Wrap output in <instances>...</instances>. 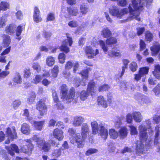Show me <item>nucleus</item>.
<instances>
[{
    "instance_id": "obj_47",
    "label": "nucleus",
    "mask_w": 160,
    "mask_h": 160,
    "mask_svg": "<svg viewBox=\"0 0 160 160\" xmlns=\"http://www.w3.org/2000/svg\"><path fill=\"white\" fill-rule=\"evenodd\" d=\"M98 152V150L95 148H91L88 149L86 152L85 155L87 156H89L91 154L96 153Z\"/></svg>"
},
{
    "instance_id": "obj_22",
    "label": "nucleus",
    "mask_w": 160,
    "mask_h": 160,
    "mask_svg": "<svg viewBox=\"0 0 160 160\" xmlns=\"http://www.w3.org/2000/svg\"><path fill=\"white\" fill-rule=\"evenodd\" d=\"M119 136L122 139H124L128 135V130L125 127H122L119 130Z\"/></svg>"
},
{
    "instance_id": "obj_43",
    "label": "nucleus",
    "mask_w": 160,
    "mask_h": 160,
    "mask_svg": "<svg viewBox=\"0 0 160 160\" xmlns=\"http://www.w3.org/2000/svg\"><path fill=\"white\" fill-rule=\"evenodd\" d=\"M24 28V25H19L16 29V35L17 36H19L22 32V30Z\"/></svg>"
},
{
    "instance_id": "obj_14",
    "label": "nucleus",
    "mask_w": 160,
    "mask_h": 160,
    "mask_svg": "<svg viewBox=\"0 0 160 160\" xmlns=\"http://www.w3.org/2000/svg\"><path fill=\"white\" fill-rule=\"evenodd\" d=\"M6 148L8 151V153L11 156L14 155V151L17 153L19 152V149L18 148V147L15 144H12L11 147H6Z\"/></svg>"
},
{
    "instance_id": "obj_60",
    "label": "nucleus",
    "mask_w": 160,
    "mask_h": 160,
    "mask_svg": "<svg viewBox=\"0 0 160 160\" xmlns=\"http://www.w3.org/2000/svg\"><path fill=\"white\" fill-rule=\"evenodd\" d=\"M7 21L6 18L2 17L0 18V28L3 27L5 25V22Z\"/></svg>"
},
{
    "instance_id": "obj_48",
    "label": "nucleus",
    "mask_w": 160,
    "mask_h": 160,
    "mask_svg": "<svg viewBox=\"0 0 160 160\" xmlns=\"http://www.w3.org/2000/svg\"><path fill=\"white\" fill-rule=\"evenodd\" d=\"M61 148L57 149L55 150L52 152V155L55 158H58L61 155Z\"/></svg>"
},
{
    "instance_id": "obj_32",
    "label": "nucleus",
    "mask_w": 160,
    "mask_h": 160,
    "mask_svg": "<svg viewBox=\"0 0 160 160\" xmlns=\"http://www.w3.org/2000/svg\"><path fill=\"white\" fill-rule=\"evenodd\" d=\"M14 82L17 84H20L22 82V79L19 73L17 72L13 79Z\"/></svg>"
},
{
    "instance_id": "obj_19",
    "label": "nucleus",
    "mask_w": 160,
    "mask_h": 160,
    "mask_svg": "<svg viewBox=\"0 0 160 160\" xmlns=\"http://www.w3.org/2000/svg\"><path fill=\"white\" fill-rule=\"evenodd\" d=\"M91 125L92 129V132L93 134H96L98 133L99 129V125L97 122L95 121L91 122Z\"/></svg>"
},
{
    "instance_id": "obj_40",
    "label": "nucleus",
    "mask_w": 160,
    "mask_h": 160,
    "mask_svg": "<svg viewBox=\"0 0 160 160\" xmlns=\"http://www.w3.org/2000/svg\"><path fill=\"white\" fill-rule=\"evenodd\" d=\"M50 147L51 145L50 144L45 141L44 144L41 148L43 150L44 152H46L49 150L50 148Z\"/></svg>"
},
{
    "instance_id": "obj_5",
    "label": "nucleus",
    "mask_w": 160,
    "mask_h": 160,
    "mask_svg": "<svg viewBox=\"0 0 160 160\" xmlns=\"http://www.w3.org/2000/svg\"><path fill=\"white\" fill-rule=\"evenodd\" d=\"M67 39L65 40L62 43V45L60 47V48L61 51H63L66 53L68 52L70 50L69 48L67 47L69 44L70 46H71L72 43V38L69 36L68 34H66Z\"/></svg>"
},
{
    "instance_id": "obj_27",
    "label": "nucleus",
    "mask_w": 160,
    "mask_h": 160,
    "mask_svg": "<svg viewBox=\"0 0 160 160\" xmlns=\"http://www.w3.org/2000/svg\"><path fill=\"white\" fill-rule=\"evenodd\" d=\"M98 105H101L104 108H106L108 106L106 101L102 96L98 97Z\"/></svg>"
},
{
    "instance_id": "obj_42",
    "label": "nucleus",
    "mask_w": 160,
    "mask_h": 160,
    "mask_svg": "<svg viewBox=\"0 0 160 160\" xmlns=\"http://www.w3.org/2000/svg\"><path fill=\"white\" fill-rule=\"evenodd\" d=\"M149 68L147 67L141 68L139 71V72L142 76L147 74L148 72Z\"/></svg>"
},
{
    "instance_id": "obj_18",
    "label": "nucleus",
    "mask_w": 160,
    "mask_h": 160,
    "mask_svg": "<svg viewBox=\"0 0 160 160\" xmlns=\"http://www.w3.org/2000/svg\"><path fill=\"white\" fill-rule=\"evenodd\" d=\"M16 28V26L15 24H11L6 27L5 31L7 33L12 35L15 32Z\"/></svg>"
},
{
    "instance_id": "obj_49",
    "label": "nucleus",
    "mask_w": 160,
    "mask_h": 160,
    "mask_svg": "<svg viewBox=\"0 0 160 160\" xmlns=\"http://www.w3.org/2000/svg\"><path fill=\"white\" fill-rule=\"evenodd\" d=\"M65 55L63 53H60L58 57L59 62L61 63H63L65 62Z\"/></svg>"
},
{
    "instance_id": "obj_31",
    "label": "nucleus",
    "mask_w": 160,
    "mask_h": 160,
    "mask_svg": "<svg viewBox=\"0 0 160 160\" xmlns=\"http://www.w3.org/2000/svg\"><path fill=\"white\" fill-rule=\"evenodd\" d=\"M95 83L92 81H91L88 83L87 88V90L90 92L92 94L94 92V86Z\"/></svg>"
},
{
    "instance_id": "obj_17",
    "label": "nucleus",
    "mask_w": 160,
    "mask_h": 160,
    "mask_svg": "<svg viewBox=\"0 0 160 160\" xmlns=\"http://www.w3.org/2000/svg\"><path fill=\"white\" fill-rule=\"evenodd\" d=\"M32 139L34 141L36 142L37 146L40 148H41L44 144L45 141L36 135H34L32 138Z\"/></svg>"
},
{
    "instance_id": "obj_61",
    "label": "nucleus",
    "mask_w": 160,
    "mask_h": 160,
    "mask_svg": "<svg viewBox=\"0 0 160 160\" xmlns=\"http://www.w3.org/2000/svg\"><path fill=\"white\" fill-rule=\"evenodd\" d=\"M42 79V76L40 75H37L35 76L33 79L34 82L35 84H37Z\"/></svg>"
},
{
    "instance_id": "obj_33",
    "label": "nucleus",
    "mask_w": 160,
    "mask_h": 160,
    "mask_svg": "<svg viewBox=\"0 0 160 160\" xmlns=\"http://www.w3.org/2000/svg\"><path fill=\"white\" fill-rule=\"evenodd\" d=\"M153 35L149 31H146L145 32V40L149 42L152 41L153 38Z\"/></svg>"
},
{
    "instance_id": "obj_23",
    "label": "nucleus",
    "mask_w": 160,
    "mask_h": 160,
    "mask_svg": "<svg viewBox=\"0 0 160 160\" xmlns=\"http://www.w3.org/2000/svg\"><path fill=\"white\" fill-rule=\"evenodd\" d=\"M67 10L69 16H76L79 13L78 9L75 7L67 8Z\"/></svg>"
},
{
    "instance_id": "obj_44",
    "label": "nucleus",
    "mask_w": 160,
    "mask_h": 160,
    "mask_svg": "<svg viewBox=\"0 0 160 160\" xmlns=\"http://www.w3.org/2000/svg\"><path fill=\"white\" fill-rule=\"evenodd\" d=\"M55 15L54 13H49L47 15L46 22L49 21H52L55 19Z\"/></svg>"
},
{
    "instance_id": "obj_54",
    "label": "nucleus",
    "mask_w": 160,
    "mask_h": 160,
    "mask_svg": "<svg viewBox=\"0 0 160 160\" xmlns=\"http://www.w3.org/2000/svg\"><path fill=\"white\" fill-rule=\"evenodd\" d=\"M52 96L53 100L55 102L57 103L59 102V99L56 91L54 90L52 91Z\"/></svg>"
},
{
    "instance_id": "obj_56",
    "label": "nucleus",
    "mask_w": 160,
    "mask_h": 160,
    "mask_svg": "<svg viewBox=\"0 0 160 160\" xmlns=\"http://www.w3.org/2000/svg\"><path fill=\"white\" fill-rule=\"evenodd\" d=\"M36 97V95L34 93L32 92L29 97L28 98L29 103L30 104L33 102Z\"/></svg>"
},
{
    "instance_id": "obj_13",
    "label": "nucleus",
    "mask_w": 160,
    "mask_h": 160,
    "mask_svg": "<svg viewBox=\"0 0 160 160\" xmlns=\"http://www.w3.org/2000/svg\"><path fill=\"white\" fill-rule=\"evenodd\" d=\"M33 19L34 21L37 23H38L42 21L39 10L37 7H35L34 9Z\"/></svg>"
},
{
    "instance_id": "obj_12",
    "label": "nucleus",
    "mask_w": 160,
    "mask_h": 160,
    "mask_svg": "<svg viewBox=\"0 0 160 160\" xmlns=\"http://www.w3.org/2000/svg\"><path fill=\"white\" fill-rule=\"evenodd\" d=\"M6 133L8 136L12 139H16L17 138L14 127H12L11 129L9 128H7Z\"/></svg>"
},
{
    "instance_id": "obj_20",
    "label": "nucleus",
    "mask_w": 160,
    "mask_h": 160,
    "mask_svg": "<svg viewBox=\"0 0 160 160\" xmlns=\"http://www.w3.org/2000/svg\"><path fill=\"white\" fill-rule=\"evenodd\" d=\"M133 119L137 122H140L143 119V117L139 112H135L132 113Z\"/></svg>"
},
{
    "instance_id": "obj_52",
    "label": "nucleus",
    "mask_w": 160,
    "mask_h": 160,
    "mask_svg": "<svg viewBox=\"0 0 160 160\" xmlns=\"http://www.w3.org/2000/svg\"><path fill=\"white\" fill-rule=\"evenodd\" d=\"M68 25L71 28H76L78 26V23L76 20H72L68 22Z\"/></svg>"
},
{
    "instance_id": "obj_53",
    "label": "nucleus",
    "mask_w": 160,
    "mask_h": 160,
    "mask_svg": "<svg viewBox=\"0 0 160 160\" xmlns=\"http://www.w3.org/2000/svg\"><path fill=\"white\" fill-rule=\"evenodd\" d=\"M117 2L119 6L122 7L125 6L127 4V0H118Z\"/></svg>"
},
{
    "instance_id": "obj_34",
    "label": "nucleus",
    "mask_w": 160,
    "mask_h": 160,
    "mask_svg": "<svg viewBox=\"0 0 160 160\" xmlns=\"http://www.w3.org/2000/svg\"><path fill=\"white\" fill-rule=\"evenodd\" d=\"M129 67L130 69L132 72H135L137 70L138 68V66L136 62H132L129 64Z\"/></svg>"
},
{
    "instance_id": "obj_57",
    "label": "nucleus",
    "mask_w": 160,
    "mask_h": 160,
    "mask_svg": "<svg viewBox=\"0 0 160 160\" xmlns=\"http://www.w3.org/2000/svg\"><path fill=\"white\" fill-rule=\"evenodd\" d=\"M32 67L34 69L36 70L38 72H39L41 70V66L38 62L33 63Z\"/></svg>"
},
{
    "instance_id": "obj_6",
    "label": "nucleus",
    "mask_w": 160,
    "mask_h": 160,
    "mask_svg": "<svg viewBox=\"0 0 160 160\" xmlns=\"http://www.w3.org/2000/svg\"><path fill=\"white\" fill-rule=\"evenodd\" d=\"M24 141L27 142L26 146L24 145L21 147V151L24 153H31L34 148L33 146L31 140L29 139L25 140Z\"/></svg>"
},
{
    "instance_id": "obj_15",
    "label": "nucleus",
    "mask_w": 160,
    "mask_h": 160,
    "mask_svg": "<svg viewBox=\"0 0 160 160\" xmlns=\"http://www.w3.org/2000/svg\"><path fill=\"white\" fill-rule=\"evenodd\" d=\"M30 122L32 124V125L36 129L41 130L42 129V128L44 123V121H42L38 122L32 120Z\"/></svg>"
},
{
    "instance_id": "obj_36",
    "label": "nucleus",
    "mask_w": 160,
    "mask_h": 160,
    "mask_svg": "<svg viewBox=\"0 0 160 160\" xmlns=\"http://www.w3.org/2000/svg\"><path fill=\"white\" fill-rule=\"evenodd\" d=\"M98 43L103 51L106 53L108 51V47L106 45L105 42L102 40H99Z\"/></svg>"
},
{
    "instance_id": "obj_46",
    "label": "nucleus",
    "mask_w": 160,
    "mask_h": 160,
    "mask_svg": "<svg viewBox=\"0 0 160 160\" xmlns=\"http://www.w3.org/2000/svg\"><path fill=\"white\" fill-rule=\"evenodd\" d=\"M68 89L67 86L64 84L62 85L61 87V96H63L67 93Z\"/></svg>"
},
{
    "instance_id": "obj_45",
    "label": "nucleus",
    "mask_w": 160,
    "mask_h": 160,
    "mask_svg": "<svg viewBox=\"0 0 160 160\" xmlns=\"http://www.w3.org/2000/svg\"><path fill=\"white\" fill-rule=\"evenodd\" d=\"M155 95L159 96L160 95V84H158L152 90Z\"/></svg>"
},
{
    "instance_id": "obj_63",
    "label": "nucleus",
    "mask_w": 160,
    "mask_h": 160,
    "mask_svg": "<svg viewBox=\"0 0 160 160\" xmlns=\"http://www.w3.org/2000/svg\"><path fill=\"white\" fill-rule=\"evenodd\" d=\"M108 54L110 56H114L118 57L120 55V53L119 52H115L114 51H112L111 53L109 52Z\"/></svg>"
},
{
    "instance_id": "obj_3",
    "label": "nucleus",
    "mask_w": 160,
    "mask_h": 160,
    "mask_svg": "<svg viewBox=\"0 0 160 160\" xmlns=\"http://www.w3.org/2000/svg\"><path fill=\"white\" fill-rule=\"evenodd\" d=\"M139 132V137L142 144L137 145L136 148V152L138 154H143L144 151V144H146L148 140V135L147 132V128L146 126L143 124H141L138 127Z\"/></svg>"
},
{
    "instance_id": "obj_39",
    "label": "nucleus",
    "mask_w": 160,
    "mask_h": 160,
    "mask_svg": "<svg viewBox=\"0 0 160 160\" xmlns=\"http://www.w3.org/2000/svg\"><path fill=\"white\" fill-rule=\"evenodd\" d=\"M89 95V94L86 91L83 90L80 93V98L82 100H85L87 99Z\"/></svg>"
},
{
    "instance_id": "obj_7",
    "label": "nucleus",
    "mask_w": 160,
    "mask_h": 160,
    "mask_svg": "<svg viewBox=\"0 0 160 160\" xmlns=\"http://www.w3.org/2000/svg\"><path fill=\"white\" fill-rule=\"evenodd\" d=\"M75 90L73 88L70 89L68 93L63 96H61V98L64 101L70 102L72 101L75 96Z\"/></svg>"
},
{
    "instance_id": "obj_24",
    "label": "nucleus",
    "mask_w": 160,
    "mask_h": 160,
    "mask_svg": "<svg viewBox=\"0 0 160 160\" xmlns=\"http://www.w3.org/2000/svg\"><path fill=\"white\" fill-rule=\"evenodd\" d=\"M22 132L26 134H29L30 132V127L27 123L23 124L21 127Z\"/></svg>"
},
{
    "instance_id": "obj_11",
    "label": "nucleus",
    "mask_w": 160,
    "mask_h": 160,
    "mask_svg": "<svg viewBox=\"0 0 160 160\" xmlns=\"http://www.w3.org/2000/svg\"><path fill=\"white\" fill-rule=\"evenodd\" d=\"M63 132L62 130L58 128H56L53 131V135L56 139L61 141L63 138Z\"/></svg>"
},
{
    "instance_id": "obj_16",
    "label": "nucleus",
    "mask_w": 160,
    "mask_h": 160,
    "mask_svg": "<svg viewBox=\"0 0 160 160\" xmlns=\"http://www.w3.org/2000/svg\"><path fill=\"white\" fill-rule=\"evenodd\" d=\"M84 121V119L83 117L76 116L74 118L72 124L75 127L80 126Z\"/></svg>"
},
{
    "instance_id": "obj_35",
    "label": "nucleus",
    "mask_w": 160,
    "mask_h": 160,
    "mask_svg": "<svg viewBox=\"0 0 160 160\" xmlns=\"http://www.w3.org/2000/svg\"><path fill=\"white\" fill-rule=\"evenodd\" d=\"M55 60V58L51 56H48L46 59L47 64L49 66H52L54 64Z\"/></svg>"
},
{
    "instance_id": "obj_26",
    "label": "nucleus",
    "mask_w": 160,
    "mask_h": 160,
    "mask_svg": "<svg viewBox=\"0 0 160 160\" xmlns=\"http://www.w3.org/2000/svg\"><path fill=\"white\" fill-rule=\"evenodd\" d=\"M155 133L154 139V144L157 145L159 143V136L160 135V130L158 126H157L155 128Z\"/></svg>"
},
{
    "instance_id": "obj_64",
    "label": "nucleus",
    "mask_w": 160,
    "mask_h": 160,
    "mask_svg": "<svg viewBox=\"0 0 160 160\" xmlns=\"http://www.w3.org/2000/svg\"><path fill=\"white\" fill-rule=\"evenodd\" d=\"M139 45L141 50H143L146 47V44L144 41L142 39L140 40Z\"/></svg>"
},
{
    "instance_id": "obj_9",
    "label": "nucleus",
    "mask_w": 160,
    "mask_h": 160,
    "mask_svg": "<svg viewBox=\"0 0 160 160\" xmlns=\"http://www.w3.org/2000/svg\"><path fill=\"white\" fill-rule=\"evenodd\" d=\"M99 128L98 133L99 135L104 140L106 139L108 136L107 129L102 124L99 125Z\"/></svg>"
},
{
    "instance_id": "obj_62",
    "label": "nucleus",
    "mask_w": 160,
    "mask_h": 160,
    "mask_svg": "<svg viewBox=\"0 0 160 160\" xmlns=\"http://www.w3.org/2000/svg\"><path fill=\"white\" fill-rule=\"evenodd\" d=\"M73 66V64L72 62L70 61H68L65 66V69L66 70H69L71 69Z\"/></svg>"
},
{
    "instance_id": "obj_21",
    "label": "nucleus",
    "mask_w": 160,
    "mask_h": 160,
    "mask_svg": "<svg viewBox=\"0 0 160 160\" xmlns=\"http://www.w3.org/2000/svg\"><path fill=\"white\" fill-rule=\"evenodd\" d=\"M2 37L3 38L4 46L5 47L9 46L11 41L10 36L8 35L3 34Z\"/></svg>"
},
{
    "instance_id": "obj_58",
    "label": "nucleus",
    "mask_w": 160,
    "mask_h": 160,
    "mask_svg": "<svg viewBox=\"0 0 160 160\" xmlns=\"http://www.w3.org/2000/svg\"><path fill=\"white\" fill-rule=\"evenodd\" d=\"M23 115L26 116L29 122L32 120V118L29 116V113L28 110L27 109H25L24 111Z\"/></svg>"
},
{
    "instance_id": "obj_28",
    "label": "nucleus",
    "mask_w": 160,
    "mask_h": 160,
    "mask_svg": "<svg viewBox=\"0 0 160 160\" xmlns=\"http://www.w3.org/2000/svg\"><path fill=\"white\" fill-rule=\"evenodd\" d=\"M101 34L105 38H108L111 36L112 33L110 30L108 28H104Z\"/></svg>"
},
{
    "instance_id": "obj_4",
    "label": "nucleus",
    "mask_w": 160,
    "mask_h": 160,
    "mask_svg": "<svg viewBox=\"0 0 160 160\" xmlns=\"http://www.w3.org/2000/svg\"><path fill=\"white\" fill-rule=\"evenodd\" d=\"M85 51L86 56L89 59L94 58L99 53L98 49H94L90 46L86 47L85 48Z\"/></svg>"
},
{
    "instance_id": "obj_25",
    "label": "nucleus",
    "mask_w": 160,
    "mask_h": 160,
    "mask_svg": "<svg viewBox=\"0 0 160 160\" xmlns=\"http://www.w3.org/2000/svg\"><path fill=\"white\" fill-rule=\"evenodd\" d=\"M80 10L82 14L85 15L89 11V8L86 4L83 3L81 5Z\"/></svg>"
},
{
    "instance_id": "obj_1",
    "label": "nucleus",
    "mask_w": 160,
    "mask_h": 160,
    "mask_svg": "<svg viewBox=\"0 0 160 160\" xmlns=\"http://www.w3.org/2000/svg\"><path fill=\"white\" fill-rule=\"evenodd\" d=\"M131 2L132 3L129 4L128 9L124 8L120 9L118 6H113L109 8V12L112 16L121 19L129 12L130 16L124 20V22H129L134 19L140 21V11L142 9L146 0H131Z\"/></svg>"
},
{
    "instance_id": "obj_29",
    "label": "nucleus",
    "mask_w": 160,
    "mask_h": 160,
    "mask_svg": "<svg viewBox=\"0 0 160 160\" xmlns=\"http://www.w3.org/2000/svg\"><path fill=\"white\" fill-rule=\"evenodd\" d=\"M109 134L111 138L116 139L118 136V133L113 129H111L109 130Z\"/></svg>"
},
{
    "instance_id": "obj_50",
    "label": "nucleus",
    "mask_w": 160,
    "mask_h": 160,
    "mask_svg": "<svg viewBox=\"0 0 160 160\" xmlns=\"http://www.w3.org/2000/svg\"><path fill=\"white\" fill-rule=\"evenodd\" d=\"M62 10L61 12V14L62 15L64 16L65 18H68L69 17L68 13V14L67 11V8L63 6L61 8Z\"/></svg>"
},
{
    "instance_id": "obj_30",
    "label": "nucleus",
    "mask_w": 160,
    "mask_h": 160,
    "mask_svg": "<svg viewBox=\"0 0 160 160\" xmlns=\"http://www.w3.org/2000/svg\"><path fill=\"white\" fill-rule=\"evenodd\" d=\"M9 3L6 2H1L0 3V9L1 10L6 11L9 8Z\"/></svg>"
},
{
    "instance_id": "obj_51",
    "label": "nucleus",
    "mask_w": 160,
    "mask_h": 160,
    "mask_svg": "<svg viewBox=\"0 0 160 160\" xmlns=\"http://www.w3.org/2000/svg\"><path fill=\"white\" fill-rule=\"evenodd\" d=\"M110 88L109 86L107 84H104L100 86L98 88L99 92H102L108 90Z\"/></svg>"
},
{
    "instance_id": "obj_10",
    "label": "nucleus",
    "mask_w": 160,
    "mask_h": 160,
    "mask_svg": "<svg viewBox=\"0 0 160 160\" xmlns=\"http://www.w3.org/2000/svg\"><path fill=\"white\" fill-rule=\"evenodd\" d=\"M152 56H155L160 50V44L157 42H154L150 48Z\"/></svg>"
},
{
    "instance_id": "obj_2",
    "label": "nucleus",
    "mask_w": 160,
    "mask_h": 160,
    "mask_svg": "<svg viewBox=\"0 0 160 160\" xmlns=\"http://www.w3.org/2000/svg\"><path fill=\"white\" fill-rule=\"evenodd\" d=\"M89 132V129L88 125L86 123L82 124L81 127V134L82 137L80 134L77 133L74 136H72L70 139L71 143L73 144H77V147L82 148L83 147L82 138L85 139Z\"/></svg>"
},
{
    "instance_id": "obj_37",
    "label": "nucleus",
    "mask_w": 160,
    "mask_h": 160,
    "mask_svg": "<svg viewBox=\"0 0 160 160\" xmlns=\"http://www.w3.org/2000/svg\"><path fill=\"white\" fill-rule=\"evenodd\" d=\"M117 42V40L116 38L112 37L106 40V43L108 45H112L116 44Z\"/></svg>"
},
{
    "instance_id": "obj_59",
    "label": "nucleus",
    "mask_w": 160,
    "mask_h": 160,
    "mask_svg": "<svg viewBox=\"0 0 160 160\" xmlns=\"http://www.w3.org/2000/svg\"><path fill=\"white\" fill-rule=\"evenodd\" d=\"M137 34L138 36L142 35L145 31L144 28H136Z\"/></svg>"
},
{
    "instance_id": "obj_41",
    "label": "nucleus",
    "mask_w": 160,
    "mask_h": 160,
    "mask_svg": "<svg viewBox=\"0 0 160 160\" xmlns=\"http://www.w3.org/2000/svg\"><path fill=\"white\" fill-rule=\"evenodd\" d=\"M130 134L132 135H137L138 134V132L137 128L132 125L129 126Z\"/></svg>"
},
{
    "instance_id": "obj_8",
    "label": "nucleus",
    "mask_w": 160,
    "mask_h": 160,
    "mask_svg": "<svg viewBox=\"0 0 160 160\" xmlns=\"http://www.w3.org/2000/svg\"><path fill=\"white\" fill-rule=\"evenodd\" d=\"M36 108L39 111V113L41 116L46 114L47 107L43 101H39L37 104Z\"/></svg>"
},
{
    "instance_id": "obj_38",
    "label": "nucleus",
    "mask_w": 160,
    "mask_h": 160,
    "mask_svg": "<svg viewBox=\"0 0 160 160\" xmlns=\"http://www.w3.org/2000/svg\"><path fill=\"white\" fill-rule=\"evenodd\" d=\"M59 72L58 67L57 65H55L51 70L52 76L54 78H56Z\"/></svg>"
},
{
    "instance_id": "obj_55",
    "label": "nucleus",
    "mask_w": 160,
    "mask_h": 160,
    "mask_svg": "<svg viewBox=\"0 0 160 160\" xmlns=\"http://www.w3.org/2000/svg\"><path fill=\"white\" fill-rule=\"evenodd\" d=\"M133 119L132 113H129L126 116V119L127 122L131 123L132 122Z\"/></svg>"
}]
</instances>
